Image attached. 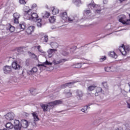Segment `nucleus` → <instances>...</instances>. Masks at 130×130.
I'll return each instance as SVG.
<instances>
[{"label": "nucleus", "mask_w": 130, "mask_h": 130, "mask_svg": "<svg viewBox=\"0 0 130 130\" xmlns=\"http://www.w3.org/2000/svg\"><path fill=\"white\" fill-rule=\"evenodd\" d=\"M23 10L24 12V19H26V20L35 21L38 17L37 13L33 12L32 9H29V7L27 6H24Z\"/></svg>", "instance_id": "nucleus-1"}, {"label": "nucleus", "mask_w": 130, "mask_h": 130, "mask_svg": "<svg viewBox=\"0 0 130 130\" xmlns=\"http://www.w3.org/2000/svg\"><path fill=\"white\" fill-rule=\"evenodd\" d=\"M62 103V102L61 101L57 100L50 102L48 105L41 104L40 106L43 109V111L44 112H47V111H50V109H51V108H53V107L56 106V105H59V104H61Z\"/></svg>", "instance_id": "nucleus-2"}, {"label": "nucleus", "mask_w": 130, "mask_h": 130, "mask_svg": "<svg viewBox=\"0 0 130 130\" xmlns=\"http://www.w3.org/2000/svg\"><path fill=\"white\" fill-rule=\"evenodd\" d=\"M129 46H124V45H122L121 46L119 47V50L120 51L122 55H126V53L128 51H129Z\"/></svg>", "instance_id": "nucleus-3"}, {"label": "nucleus", "mask_w": 130, "mask_h": 130, "mask_svg": "<svg viewBox=\"0 0 130 130\" xmlns=\"http://www.w3.org/2000/svg\"><path fill=\"white\" fill-rule=\"evenodd\" d=\"M119 22H120L123 25H128L129 24V20L126 19V17L124 15H121L119 16Z\"/></svg>", "instance_id": "nucleus-4"}, {"label": "nucleus", "mask_w": 130, "mask_h": 130, "mask_svg": "<svg viewBox=\"0 0 130 130\" xmlns=\"http://www.w3.org/2000/svg\"><path fill=\"white\" fill-rule=\"evenodd\" d=\"M5 117L7 120H13L15 117V114L13 112L8 113L5 116Z\"/></svg>", "instance_id": "nucleus-5"}, {"label": "nucleus", "mask_w": 130, "mask_h": 130, "mask_svg": "<svg viewBox=\"0 0 130 130\" xmlns=\"http://www.w3.org/2000/svg\"><path fill=\"white\" fill-rule=\"evenodd\" d=\"M15 130H21V125L19 120H15L14 121V126Z\"/></svg>", "instance_id": "nucleus-6"}, {"label": "nucleus", "mask_w": 130, "mask_h": 130, "mask_svg": "<svg viewBox=\"0 0 130 130\" xmlns=\"http://www.w3.org/2000/svg\"><path fill=\"white\" fill-rule=\"evenodd\" d=\"M56 51H57V49H49L47 51L48 56L49 57H52V56H53L54 53H55Z\"/></svg>", "instance_id": "nucleus-7"}, {"label": "nucleus", "mask_w": 130, "mask_h": 130, "mask_svg": "<svg viewBox=\"0 0 130 130\" xmlns=\"http://www.w3.org/2000/svg\"><path fill=\"white\" fill-rule=\"evenodd\" d=\"M38 69L36 67L32 68L31 70H28L27 71V74L29 76H32V75H34L35 73H37Z\"/></svg>", "instance_id": "nucleus-8"}, {"label": "nucleus", "mask_w": 130, "mask_h": 130, "mask_svg": "<svg viewBox=\"0 0 130 130\" xmlns=\"http://www.w3.org/2000/svg\"><path fill=\"white\" fill-rule=\"evenodd\" d=\"M29 125V122L27 120L22 119L21 120V123L20 124L21 127H23V128H27Z\"/></svg>", "instance_id": "nucleus-9"}, {"label": "nucleus", "mask_w": 130, "mask_h": 130, "mask_svg": "<svg viewBox=\"0 0 130 130\" xmlns=\"http://www.w3.org/2000/svg\"><path fill=\"white\" fill-rule=\"evenodd\" d=\"M4 74H10L12 72V67L9 66H6L3 68Z\"/></svg>", "instance_id": "nucleus-10"}, {"label": "nucleus", "mask_w": 130, "mask_h": 130, "mask_svg": "<svg viewBox=\"0 0 130 130\" xmlns=\"http://www.w3.org/2000/svg\"><path fill=\"white\" fill-rule=\"evenodd\" d=\"M32 115L34 117V124L33 125H36V121H39L40 119L38 117V115L36 113L34 112L32 114Z\"/></svg>", "instance_id": "nucleus-11"}, {"label": "nucleus", "mask_w": 130, "mask_h": 130, "mask_svg": "<svg viewBox=\"0 0 130 130\" xmlns=\"http://www.w3.org/2000/svg\"><path fill=\"white\" fill-rule=\"evenodd\" d=\"M75 83H76V82L67 83L62 85L61 86V87L62 88V89H63V88H66V87H69V88H72V87H73Z\"/></svg>", "instance_id": "nucleus-12"}, {"label": "nucleus", "mask_w": 130, "mask_h": 130, "mask_svg": "<svg viewBox=\"0 0 130 130\" xmlns=\"http://www.w3.org/2000/svg\"><path fill=\"white\" fill-rule=\"evenodd\" d=\"M14 22L18 24L19 23V18H20V14L18 13H15L13 14Z\"/></svg>", "instance_id": "nucleus-13"}, {"label": "nucleus", "mask_w": 130, "mask_h": 130, "mask_svg": "<svg viewBox=\"0 0 130 130\" xmlns=\"http://www.w3.org/2000/svg\"><path fill=\"white\" fill-rule=\"evenodd\" d=\"M34 30H35V27L33 26H30L26 29V32L27 34L30 35L32 34V33L34 32Z\"/></svg>", "instance_id": "nucleus-14"}, {"label": "nucleus", "mask_w": 130, "mask_h": 130, "mask_svg": "<svg viewBox=\"0 0 130 130\" xmlns=\"http://www.w3.org/2000/svg\"><path fill=\"white\" fill-rule=\"evenodd\" d=\"M6 29L7 31H9L11 33L15 31V27L10 24H8L6 25Z\"/></svg>", "instance_id": "nucleus-15"}, {"label": "nucleus", "mask_w": 130, "mask_h": 130, "mask_svg": "<svg viewBox=\"0 0 130 130\" xmlns=\"http://www.w3.org/2000/svg\"><path fill=\"white\" fill-rule=\"evenodd\" d=\"M60 18H61V19H62V20H63L66 22L68 21V14L67 13V12H61L60 14Z\"/></svg>", "instance_id": "nucleus-16"}, {"label": "nucleus", "mask_w": 130, "mask_h": 130, "mask_svg": "<svg viewBox=\"0 0 130 130\" xmlns=\"http://www.w3.org/2000/svg\"><path fill=\"white\" fill-rule=\"evenodd\" d=\"M109 56L110 57H112V58H114L115 59H116V58L118 57V55H117L116 53L114 51H110L108 53Z\"/></svg>", "instance_id": "nucleus-17"}, {"label": "nucleus", "mask_w": 130, "mask_h": 130, "mask_svg": "<svg viewBox=\"0 0 130 130\" xmlns=\"http://www.w3.org/2000/svg\"><path fill=\"white\" fill-rule=\"evenodd\" d=\"M46 66H52V62H49L47 60L42 64H38V67H44L46 68Z\"/></svg>", "instance_id": "nucleus-18"}, {"label": "nucleus", "mask_w": 130, "mask_h": 130, "mask_svg": "<svg viewBox=\"0 0 130 130\" xmlns=\"http://www.w3.org/2000/svg\"><path fill=\"white\" fill-rule=\"evenodd\" d=\"M12 68L14 70H20L21 67L17 63V61H13L12 62Z\"/></svg>", "instance_id": "nucleus-19"}, {"label": "nucleus", "mask_w": 130, "mask_h": 130, "mask_svg": "<svg viewBox=\"0 0 130 130\" xmlns=\"http://www.w3.org/2000/svg\"><path fill=\"white\" fill-rule=\"evenodd\" d=\"M33 21H36L37 26L39 27V28H41L42 27V22L41 19H38V16L37 17L36 19Z\"/></svg>", "instance_id": "nucleus-20"}, {"label": "nucleus", "mask_w": 130, "mask_h": 130, "mask_svg": "<svg viewBox=\"0 0 130 130\" xmlns=\"http://www.w3.org/2000/svg\"><path fill=\"white\" fill-rule=\"evenodd\" d=\"M76 97L78 100H81V98L83 97V92L78 90L76 92Z\"/></svg>", "instance_id": "nucleus-21"}, {"label": "nucleus", "mask_w": 130, "mask_h": 130, "mask_svg": "<svg viewBox=\"0 0 130 130\" xmlns=\"http://www.w3.org/2000/svg\"><path fill=\"white\" fill-rule=\"evenodd\" d=\"M5 126L7 129H12V128H14V125H13V124L10 122L7 123L5 124Z\"/></svg>", "instance_id": "nucleus-22"}, {"label": "nucleus", "mask_w": 130, "mask_h": 130, "mask_svg": "<svg viewBox=\"0 0 130 130\" xmlns=\"http://www.w3.org/2000/svg\"><path fill=\"white\" fill-rule=\"evenodd\" d=\"M66 61L67 60H66V59H61L59 61L54 60L53 63H54V64H59V63H61V62H66Z\"/></svg>", "instance_id": "nucleus-23"}, {"label": "nucleus", "mask_w": 130, "mask_h": 130, "mask_svg": "<svg viewBox=\"0 0 130 130\" xmlns=\"http://www.w3.org/2000/svg\"><path fill=\"white\" fill-rule=\"evenodd\" d=\"M64 93L65 94V95L67 98H70V97H72V93L71 92V91L70 90H67L66 89L64 90Z\"/></svg>", "instance_id": "nucleus-24"}, {"label": "nucleus", "mask_w": 130, "mask_h": 130, "mask_svg": "<svg viewBox=\"0 0 130 130\" xmlns=\"http://www.w3.org/2000/svg\"><path fill=\"white\" fill-rule=\"evenodd\" d=\"M73 3L77 6V7H80V5H82V2H81V0H72Z\"/></svg>", "instance_id": "nucleus-25"}, {"label": "nucleus", "mask_w": 130, "mask_h": 130, "mask_svg": "<svg viewBox=\"0 0 130 130\" xmlns=\"http://www.w3.org/2000/svg\"><path fill=\"white\" fill-rule=\"evenodd\" d=\"M52 48H57L58 47V44L55 42H52L50 44Z\"/></svg>", "instance_id": "nucleus-26"}, {"label": "nucleus", "mask_w": 130, "mask_h": 130, "mask_svg": "<svg viewBox=\"0 0 130 130\" xmlns=\"http://www.w3.org/2000/svg\"><path fill=\"white\" fill-rule=\"evenodd\" d=\"M52 14L53 15H57V14H58L59 13V10L57 8H52Z\"/></svg>", "instance_id": "nucleus-27"}, {"label": "nucleus", "mask_w": 130, "mask_h": 130, "mask_svg": "<svg viewBox=\"0 0 130 130\" xmlns=\"http://www.w3.org/2000/svg\"><path fill=\"white\" fill-rule=\"evenodd\" d=\"M113 69H114L113 67H108L105 68V72H113L114 71Z\"/></svg>", "instance_id": "nucleus-28"}, {"label": "nucleus", "mask_w": 130, "mask_h": 130, "mask_svg": "<svg viewBox=\"0 0 130 130\" xmlns=\"http://www.w3.org/2000/svg\"><path fill=\"white\" fill-rule=\"evenodd\" d=\"M88 8L89 9H94V8H97L98 7V5H95L94 4H93V3H90L87 6Z\"/></svg>", "instance_id": "nucleus-29"}, {"label": "nucleus", "mask_w": 130, "mask_h": 130, "mask_svg": "<svg viewBox=\"0 0 130 130\" xmlns=\"http://www.w3.org/2000/svg\"><path fill=\"white\" fill-rule=\"evenodd\" d=\"M90 14H91V11L90 10H84L83 12V15L85 17H87V16H89V15Z\"/></svg>", "instance_id": "nucleus-30"}, {"label": "nucleus", "mask_w": 130, "mask_h": 130, "mask_svg": "<svg viewBox=\"0 0 130 130\" xmlns=\"http://www.w3.org/2000/svg\"><path fill=\"white\" fill-rule=\"evenodd\" d=\"M73 67L76 69H80V68H82V63H77L74 64Z\"/></svg>", "instance_id": "nucleus-31"}, {"label": "nucleus", "mask_w": 130, "mask_h": 130, "mask_svg": "<svg viewBox=\"0 0 130 130\" xmlns=\"http://www.w3.org/2000/svg\"><path fill=\"white\" fill-rule=\"evenodd\" d=\"M41 41H42V42H47V41H48V36L45 35L44 37L42 38Z\"/></svg>", "instance_id": "nucleus-32"}, {"label": "nucleus", "mask_w": 130, "mask_h": 130, "mask_svg": "<svg viewBox=\"0 0 130 130\" xmlns=\"http://www.w3.org/2000/svg\"><path fill=\"white\" fill-rule=\"evenodd\" d=\"M95 88H96V85H90L88 87V91H93L95 90Z\"/></svg>", "instance_id": "nucleus-33"}, {"label": "nucleus", "mask_w": 130, "mask_h": 130, "mask_svg": "<svg viewBox=\"0 0 130 130\" xmlns=\"http://www.w3.org/2000/svg\"><path fill=\"white\" fill-rule=\"evenodd\" d=\"M19 28V29H20V30H25V29H26V25H25V24H20Z\"/></svg>", "instance_id": "nucleus-34"}, {"label": "nucleus", "mask_w": 130, "mask_h": 130, "mask_svg": "<svg viewBox=\"0 0 130 130\" xmlns=\"http://www.w3.org/2000/svg\"><path fill=\"white\" fill-rule=\"evenodd\" d=\"M30 93L32 95H36V90L34 88H31L29 90Z\"/></svg>", "instance_id": "nucleus-35"}, {"label": "nucleus", "mask_w": 130, "mask_h": 130, "mask_svg": "<svg viewBox=\"0 0 130 130\" xmlns=\"http://www.w3.org/2000/svg\"><path fill=\"white\" fill-rule=\"evenodd\" d=\"M49 21L50 23H54V22H55V18H54V16L51 17L49 18Z\"/></svg>", "instance_id": "nucleus-36"}, {"label": "nucleus", "mask_w": 130, "mask_h": 130, "mask_svg": "<svg viewBox=\"0 0 130 130\" xmlns=\"http://www.w3.org/2000/svg\"><path fill=\"white\" fill-rule=\"evenodd\" d=\"M102 85L105 89H108V85L107 84V82H104L102 83Z\"/></svg>", "instance_id": "nucleus-37"}, {"label": "nucleus", "mask_w": 130, "mask_h": 130, "mask_svg": "<svg viewBox=\"0 0 130 130\" xmlns=\"http://www.w3.org/2000/svg\"><path fill=\"white\" fill-rule=\"evenodd\" d=\"M88 108H89V106H86L81 109V111H82V112H86V111H87V110L88 109Z\"/></svg>", "instance_id": "nucleus-38"}, {"label": "nucleus", "mask_w": 130, "mask_h": 130, "mask_svg": "<svg viewBox=\"0 0 130 130\" xmlns=\"http://www.w3.org/2000/svg\"><path fill=\"white\" fill-rule=\"evenodd\" d=\"M37 48L39 52H41V53H45V52H44V51L41 49V47L40 46H38Z\"/></svg>", "instance_id": "nucleus-39"}, {"label": "nucleus", "mask_w": 130, "mask_h": 130, "mask_svg": "<svg viewBox=\"0 0 130 130\" xmlns=\"http://www.w3.org/2000/svg\"><path fill=\"white\" fill-rule=\"evenodd\" d=\"M100 61H104V60H106V56H101L100 58Z\"/></svg>", "instance_id": "nucleus-40"}, {"label": "nucleus", "mask_w": 130, "mask_h": 130, "mask_svg": "<svg viewBox=\"0 0 130 130\" xmlns=\"http://www.w3.org/2000/svg\"><path fill=\"white\" fill-rule=\"evenodd\" d=\"M67 21H69V22H72L73 21H74V17H67Z\"/></svg>", "instance_id": "nucleus-41"}, {"label": "nucleus", "mask_w": 130, "mask_h": 130, "mask_svg": "<svg viewBox=\"0 0 130 130\" xmlns=\"http://www.w3.org/2000/svg\"><path fill=\"white\" fill-rule=\"evenodd\" d=\"M96 92L97 93H100L102 92V88L101 87H97L96 89Z\"/></svg>", "instance_id": "nucleus-42"}, {"label": "nucleus", "mask_w": 130, "mask_h": 130, "mask_svg": "<svg viewBox=\"0 0 130 130\" xmlns=\"http://www.w3.org/2000/svg\"><path fill=\"white\" fill-rule=\"evenodd\" d=\"M126 107L127 108H128V109H130V102L129 100H128V101L126 102Z\"/></svg>", "instance_id": "nucleus-43"}, {"label": "nucleus", "mask_w": 130, "mask_h": 130, "mask_svg": "<svg viewBox=\"0 0 130 130\" xmlns=\"http://www.w3.org/2000/svg\"><path fill=\"white\" fill-rule=\"evenodd\" d=\"M19 3L21 5H25L26 4L25 0H19Z\"/></svg>", "instance_id": "nucleus-44"}, {"label": "nucleus", "mask_w": 130, "mask_h": 130, "mask_svg": "<svg viewBox=\"0 0 130 130\" xmlns=\"http://www.w3.org/2000/svg\"><path fill=\"white\" fill-rule=\"evenodd\" d=\"M50 16V13H49V12H46L45 14V17L46 18H48V17H49Z\"/></svg>", "instance_id": "nucleus-45"}, {"label": "nucleus", "mask_w": 130, "mask_h": 130, "mask_svg": "<svg viewBox=\"0 0 130 130\" xmlns=\"http://www.w3.org/2000/svg\"><path fill=\"white\" fill-rule=\"evenodd\" d=\"M37 7V5H36V4H34L32 6H31V9L32 10H34V9H35V8H36Z\"/></svg>", "instance_id": "nucleus-46"}, {"label": "nucleus", "mask_w": 130, "mask_h": 130, "mask_svg": "<svg viewBox=\"0 0 130 130\" xmlns=\"http://www.w3.org/2000/svg\"><path fill=\"white\" fill-rule=\"evenodd\" d=\"M5 84L4 83V81H3L2 80H0V87H3V86Z\"/></svg>", "instance_id": "nucleus-47"}, {"label": "nucleus", "mask_w": 130, "mask_h": 130, "mask_svg": "<svg viewBox=\"0 0 130 130\" xmlns=\"http://www.w3.org/2000/svg\"><path fill=\"white\" fill-rule=\"evenodd\" d=\"M100 12H101V9L96 10L95 11V14H100Z\"/></svg>", "instance_id": "nucleus-48"}, {"label": "nucleus", "mask_w": 130, "mask_h": 130, "mask_svg": "<svg viewBox=\"0 0 130 130\" xmlns=\"http://www.w3.org/2000/svg\"><path fill=\"white\" fill-rule=\"evenodd\" d=\"M26 66H29V60H26L25 61Z\"/></svg>", "instance_id": "nucleus-49"}, {"label": "nucleus", "mask_w": 130, "mask_h": 130, "mask_svg": "<svg viewBox=\"0 0 130 130\" xmlns=\"http://www.w3.org/2000/svg\"><path fill=\"white\" fill-rule=\"evenodd\" d=\"M103 3L105 5H106L108 3V0H104Z\"/></svg>", "instance_id": "nucleus-50"}, {"label": "nucleus", "mask_w": 130, "mask_h": 130, "mask_svg": "<svg viewBox=\"0 0 130 130\" xmlns=\"http://www.w3.org/2000/svg\"><path fill=\"white\" fill-rule=\"evenodd\" d=\"M126 1H127V0H119V3H120V4H121V3H122V2H126Z\"/></svg>", "instance_id": "nucleus-51"}, {"label": "nucleus", "mask_w": 130, "mask_h": 130, "mask_svg": "<svg viewBox=\"0 0 130 130\" xmlns=\"http://www.w3.org/2000/svg\"><path fill=\"white\" fill-rule=\"evenodd\" d=\"M95 96H98V92H96L95 93Z\"/></svg>", "instance_id": "nucleus-52"}, {"label": "nucleus", "mask_w": 130, "mask_h": 130, "mask_svg": "<svg viewBox=\"0 0 130 130\" xmlns=\"http://www.w3.org/2000/svg\"><path fill=\"white\" fill-rule=\"evenodd\" d=\"M32 55L34 56V57H36V55L35 54H32Z\"/></svg>", "instance_id": "nucleus-53"}, {"label": "nucleus", "mask_w": 130, "mask_h": 130, "mask_svg": "<svg viewBox=\"0 0 130 130\" xmlns=\"http://www.w3.org/2000/svg\"><path fill=\"white\" fill-rule=\"evenodd\" d=\"M129 18H130V14H129ZM128 20H129V24L130 18H129V19H128Z\"/></svg>", "instance_id": "nucleus-54"}, {"label": "nucleus", "mask_w": 130, "mask_h": 130, "mask_svg": "<svg viewBox=\"0 0 130 130\" xmlns=\"http://www.w3.org/2000/svg\"><path fill=\"white\" fill-rule=\"evenodd\" d=\"M22 49V48L20 47L18 48V50Z\"/></svg>", "instance_id": "nucleus-55"}, {"label": "nucleus", "mask_w": 130, "mask_h": 130, "mask_svg": "<svg viewBox=\"0 0 130 130\" xmlns=\"http://www.w3.org/2000/svg\"><path fill=\"white\" fill-rule=\"evenodd\" d=\"M122 92H125V91H124V90H122Z\"/></svg>", "instance_id": "nucleus-56"}, {"label": "nucleus", "mask_w": 130, "mask_h": 130, "mask_svg": "<svg viewBox=\"0 0 130 130\" xmlns=\"http://www.w3.org/2000/svg\"><path fill=\"white\" fill-rule=\"evenodd\" d=\"M129 100V101L130 102V98H129V100Z\"/></svg>", "instance_id": "nucleus-57"}, {"label": "nucleus", "mask_w": 130, "mask_h": 130, "mask_svg": "<svg viewBox=\"0 0 130 130\" xmlns=\"http://www.w3.org/2000/svg\"><path fill=\"white\" fill-rule=\"evenodd\" d=\"M0 130H2L1 129H0Z\"/></svg>", "instance_id": "nucleus-58"}]
</instances>
